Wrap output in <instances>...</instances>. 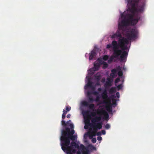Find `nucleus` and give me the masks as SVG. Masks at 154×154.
Listing matches in <instances>:
<instances>
[{
  "label": "nucleus",
  "instance_id": "f257e3e1",
  "mask_svg": "<svg viewBox=\"0 0 154 154\" xmlns=\"http://www.w3.org/2000/svg\"><path fill=\"white\" fill-rule=\"evenodd\" d=\"M138 33L137 30L135 29H131L127 31L126 33V36L127 39L123 38L119 39V46L120 47L121 50L119 49L118 43L116 41H113L112 42L113 49V56H111L108 60V62L109 63L112 61L114 58H117L119 56L122 61L125 58H127L128 52L125 50L128 48V47L126 45L128 44V39L131 40L137 37Z\"/></svg>",
  "mask_w": 154,
  "mask_h": 154
},
{
  "label": "nucleus",
  "instance_id": "f03ea898",
  "mask_svg": "<svg viewBox=\"0 0 154 154\" xmlns=\"http://www.w3.org/2000/svg\"><path fill=\"white\" fill-rule=\"evenodd\" d=\"M128 14L126 13L125 12L121 14V18L122 19L121 21L119 23L118 29L116 33L112 36V38H116L119 39L124 38L122 37L121 33H123L124 31V27L130 25V21L127 16Z\"/></svg>",
  "mask_w": 154,
  "mask_h": 154
},
{
  "label": "nucleus",
  "instance_id": "7ed1b4c3",
  "mask_svg": "<svg viewBox=\"0 0 154 154\" xmlns=\"http://www.w3.org/2000/svg\"><path fill=\"white\" fill-rule=\"evenodd\" d=\"M131 9L139 12L144 11L146 0H125Z\"/></svg>",
  "mask_w": 154,
  "mask_h": 154
},
{
  "label": "nucleus",
  "instance_id": "20e7f679",
  "mask_svg": "<svg viewBox=\"0 0 154 154\" xmlns=\"http://www.w3.org/2000/svg\"><path fill=\"white\" fill-rule=\"evenodd\" d=\"M60 140L62 150L64 152H66L67 154H73L71 153V151L73 147L71 145L69 146L70 141L69 139L63 136Z\"/></svg>",
  "mask_w": 154,
  "mask_h": 154
},
{
  "label": "nucleus",
  "instance_id": "39448f33",
  "mask_svg": "<svg viewBox=\"0 0 154 154\" xmlns=\"http://www.w3.org/2000/svg\"><path fill=\"white\" fill-rule=\"evenodd\" d=\"M65 130H62L61 131V136L60 137V140H61L62 137L63 136L68 138L70 141V140H74L77 139V136L73 135L75 133V131L74 129L70 130V129L68 127L65 128Z\"/></svg>",
  "mask_w": 154,
  "mask_h": 154
},
{
  "label": "nucleus",
  "instance_id": "423d86ee",
  "mask_svg": "<svg viewBox=\"0 0 154 154\" xmlns=\"http://www.w3.org/2000/svg\"><path fill=\"white\" fill-rule=\"evenodd\" d=\"M97 113L98 114L100 115L99 116H96L94 118H93L91 120V122L92 124H96L100 122L102 119V117L101 115H103L105 118L106 119H108L109 117V115L107 112L103 109H98L97 110Z\"/></svg>",
  "mask_w": 154,
  "mask_h": 154
},
{
  "label": "nucleus",
  "instance_id": "0eeeda50",
  "mask_svg": "<svg viewBox=\"0 0 154 154\" xmlns=\"http://www.w3.org/2000/svg\"><path fill=\"white\" fill-rule=\"evenodd\" d=\"M103 123L102 122H98L97 124H92L90 126L92 128L93 130L91 131L92 129L90 128L91 134L90 137H92L96 135L98 129H100L102 128Z\"/></svg>",
  "mask_w": 154,
  "mask_h": 154
},
{
  "label": "nucleus",
  "instance_id": "6e6552de",
  "mask_svg": "<svg viewBox=\"0 0 154 154\" xmlns=\"http://www.w3.org/2000/svg\"><path fill=\"white\" fill-rule=\"evenodd\" d=\"M127 16L130 21V25H132L133 26H135L140 18V16L138 14H137L135 16L136 18H134V13H132V14H129Z\"/></svg>",
  "mask_w": 154,
  "mask_h": 154
},
{
  "label": "nucleus",
  "instance_id": "1a4fd4ad",
  "mask_svg": "<svg viewBox=\"0 0 154 154\" xmlns=\"http://www.w3.org/2000/svg\"><path fill=\"white\" fill-rule=\"evenodd\" d=\"M92 90V92L90 91H88L87 92V95L89 99L90 102H93L94 101V99L93 98L92 96L91 95V94H92L94 95H97L99 94V92L97 91H94L95 90V88L93 85L92 87H90Z\"/></svg>",
  "mask_w": 154,
  "mask_h": 154
},
{
  "label": "nucleus",
  "instance_id": "9d476101",
  "mask_svg": "<svg viewBox=\"0 0 154 154\" xmlns=\"http://www.w3.org/2000/svg\"><path fill=\"white\" fill-rule=\"evenodd\" d=\"M82 104L83 105L85 106H88L89 109L93 111L94 110L95 108L94 105L93 104H89L88 102L86 101L82 102Z\"/></svg>",
  "mask_w": 154,
  "mask_h": 154
},
{
  "label": "nucleus",
  "instance_id": "9b49d317",
  "mask_svg": "<svg viewBox=\"0 0 154 154\" xmlns=\"http://www.w3.org/2000/svg\"><path fill=\"white\" fill-rule=\"evenodd\" d=\"M93 84L92 82L91 81V78H88V82L87 84L85 85V89H86L88 87H91L92 86Z\"/></svg>",
  "mask_w": 154,
  "mask_h": 154
},
{
  "label": "nucleus",
  "instance_id": "f8f14e48",
  "mask_svg": "<svg viewBox=\"0 0 154 154\" xmlns=\"http://www.w3.org/2000/svg\"><path fill=\"white\" fill-rule=\"evenodd\" d=\"M96 52L94 50H92L91 51L90 53L89 54V59L91 60L94 58V57L96 56Z\"/></svg>",
  "mask_w": 154,
  "mask_h": 154
},
{
  "label": "nucleus",
  "instance_id": "ddd939ff",
  "mask_svg": "<svg viewBox=\"0 0 154 154\" xmlns=\"http://www.w3.org/2000/svg\"><path fill=\"white\" fill-rule=\"evenodd\" d=\"M114 97V95H113L111 97V98H112V104H111L110 105H112H112H113V106L114 107H115L117 105V103H116V100L115 99L113 98Z\"/></svg>",
  "mask_w": 154,
  "mask_h": 154
},
{
  "label": "nucleus",
  "instance_id": "4468645a",
  "mask_svg": "<svg viewBox=\"0 0 154 154\" xmlns=\"http://www.w3.org/2000/svg\"><path fill=\"white\" fill-rule=\"evenodd\" d=\"M70 144L71 146H74L76 148L78 149H80V147L79 146V145L76 143L74 141H72L70 143Z\"/></svg>",
  "mask_w": 154,
  "mask_h": 154
},
{
  "label": "nucleus",
  "instance_id": "2eb2a0df",
  "mask_svg": "<svg viewBox=\"0 0 154 154\" xmlns=\"http://www.w3.org/2000/svg\"><path fill=\"white\" fill-rule=\"evenodd\" d=\"M109 104L108 105L106 106V110L109 112H112V106L111 105V103L110 102H109Z\"/></svg>",
  "mask_w": 154,
  "mask_h": 154
},
{
  "label": "nucleus",
  "instance_id": "dca6fc26",
  "mask_svg": "<svg viewBox=\"0 0 154 154\" xmlns=\"http://www.w3.org/2000/svg\"><path fill=\"white\" fill-rule=\"evenodd\" d=\"M71 123V121L70 120H69L68 121H67L66 122V125L67 126H69L70 127L71 129L72 130L73 129L74 126Z\"/></svg>",
  "mask_w": 154,
  "mask_h": 154
},
{
  "label": "nucleus",
  "instance_id": "f3484780",
  "mask_svg": "<svg viewBox=\"0 0 154 154\" xmlns=\"http://www.w3.org/2000/svg\"><path fill=\"white\" fill-rule=\"evenodd\" d=\"M108 81L106 82L105 83V86H111L112 85V81L110 80L109 79H107Z\"/></svg>",
  "mask_w": 154,
  "mask_h": 154
},
{
  "label": "nucleus",
  "instance_id": "a211bd4d",
  "mask_svg": "<svg viewBox=\"0 0 154 154\" xmlns=\"http://www.w3.org/2000/svg\"><path fill=\"white\" fill-rule=\"evenodd\" d=\"M101 96L102 98L105 101L107 100H109V98L108 97V94H101Z\"/></svg>",
  "mask_w": 154,
  "mask_h": 154
},
{
  "label": "nucleus",
  "instance_id": "6ab92c4d",
  "mask_svg": "<svg viewBox=\"0 0 154 154\" xmlns=\"http://www.w3.org/2000/svg\"><path fill=\"white\" fill-rule=\"evenodd\" d=\"M82 154H90V151L88 147H86L83 151H82Z\"/></svg>",
  "mask_w": 154,
  "mask_h": 154
},
{
  "label": "nucleus",
  "instance_id": "aec40b11",
  "mask_svg": "<svg viewBox=\"0 0 154 154\" xmlns=\"http://www.w3.org/2000/svg\"><path fill=\"white\" fill-rule=\"evenodd\" d=\"M84 121L85 124H89L90 123V120L87 116L84 118Z\"/></svg>",
  "mask_w": 154,
  "mask_h": 154
},
{
  "label": "nucleus",
  "instance_id": "412c9836",
  "mask_svg": "<svg viewBox=\"0 0 154 154\" xmlns=\"http://www.w3.org/2000/svg\"><path fill=\"white\" fill-rule=\"evenodd\" d=\"M94 69H95V70L97 71L100 67V64L99 63H94Z\"/></svg>",
  "mask_w": 154,
  "mask_h": 154
},
{
  "label": "nucleus",
  "instance_id": "4be33fe9",
  "mask_svg": "<svg viewBox=\"0 0 154 154\" xmlns=\"http://www.w3.org/2000/svg\"><path fill=\"white\" fill-rule=\"evenodd\" d=\"M116 91V88L114 87H112L111 88L109 91V93L110 94H113Z\"/></svg>",
  "mask_w": 154,
  "mask_h": 154
},
{
  "label": "nucleus",
  "instance_id": "5701e85b",
  "mask_svg": "<svg viewBox=\"0 0 154 154\" xmlns=\"http://www.w3.org/2000/svg\"><path fill=\"white\" fill-rule=\"evenodd\" d=\"M111 72L112 74L111 75V76L114 77L117 72V70L115 69H114L112 70Z\"/></svg>",
  "mask_w": 154,
  "mask_h": 154
},
{
  "label": "nucleus",
  "instance_id": "b1692460",
  "mask_svg": "<svg viewBox=\"0 0 154 154\" xmlns=\"http://www.w3.org/2000/svg\"><path fill=\"white\" fill-rule=\"evenodd\" d=\"M83 115L84 118H85V117L87 116V117H88L90 116V115L88 114V111L84 112L83 113Z\"/></svg>",
  "mask_w": 154,
  "mask_h": 154
},
{
  "label": "nucleus",
  "instance_id": "393cba45",
  "mask_svg": "<svg viewBox=\"0 0 154 154\" xmlns=\"http://www.w3.org/2000/svg\"><path fill=\"white\" fill-rule=\"evenodd\" d=\"M102 64H103V66L105 68H106L108 66V65L107 63H106L105 62L103 61L102 63Z\"/></svg>",
  "mask_w": 154,
  "mask_h": 154
},
{
  "label": "nucleus",
  "instance_id": "a878e982",
  "mask_svg": "<svg viewBox=\"0 0 154 154\" xmlns=\"http://www.w3.org/2000/svg\"><path fill=\"white\" fill-rule=\"evenodd\" d=\"M109 58V56L107 55H105L103 56V59L104 60H107Z\"/></svg>",
  "mask_w": 154,
  "mask_h": 154
},
{
  "label": "nucleus",
  "instance_id": "bb28decb",
  "mask_svg": "<svg viewBox=\"0 0 154 154\" xmlns=\"http://www.w3.org/2000/svg\"><path fill=\"white\" fill-rule=\"evenodd\" d=\"M62 125L64 127H66L67 126L66 123L64 120H62L61 121Z\"/></svg>",
  "mask_w": 154,
  "mask_h": 154
},
{
  "label": "nucleus",
  "instance_id": "cd10ccee",
  "mask_svg": "<svg viewBox=\"0 0 154 154\" xmlns=\"http://www.w3.org/2000/svg\"><path fill=\"white\" fill-rule=\"evenodd\" d=\"M80 148L81 149H82V151H83L84 150L85 148H86V147H85L82 144H81L80 146Z\"/></svg>",
  "mask_w": 154,
  "mask_h": 154
},
{
  "label": "nucleus",
  "instance_id": "c85d7f7f",
  "mask_svg": "<svg viewBox=\"0 0 154 154\" xmlns=\"http://www.w3.org/2000/svg\"><path fill=\"white\" fill-rule=\"evenodd\" d=\"M100 97H99V96H97V97L95 100V101H96V102H99L100 101Z\"/></svg>",
  "mask_w": 154,
  "mask_h": 154
},
{
  "label": "nucleus",
  "instance_id": "c756f323",
  "mask_svg": "<svg viewBox=\"0 0 154 154\" xmlns=\"http://www.w3.org/2000/svg\"><path fill=\"white\" fill-rule=\"evenodd\" d=\"M118 89V90L121 89L122 88V84H120V85H119L117 86Z\"/></svg>",
  "mask_w": 154,
  "mask_h": 154
},
{
  "label": "nucleus",
  "instance_id": "7c9ffc66",
  "mask_svg": "<svg viewBox=\"0 0 154 154\" xmlns=\"http://www.w3.org/2000/svg\"><path fill=\"white\" fill-rule=\"evenodd\" d=\"M66 109L67 111H69L71 110V107L68 106L66 107Z\"/></svg>",
  "mask_w": 154,
  "mask_h": 154
},
{
  "label": "nucleus",
  "instance_id": "2f4dec72",
  "mask_svg": "<svg viewBox=\"0 0 154 154\" xmlns=\"http://www.w3.org/2000/svg\"><path fill=\"white\" fill-rule=\"evenodd\" d=\"M105 128L106 129H108L110 128V126L109 124H107L106 125Z\"/></svg>",
  "mask_w": 154,
  "mask_h": 154
},
{
  "label": "nucleus",
  "instance_id": "473e14b6",
  "mask_svg": "<svg viewBox=\"0 0 154 154\" xmlns=\"http://www.w3.org/2000/svg\"><path fill=\"white\" fill-rule=\"evenodd\" d=\"M120 81V79L119 78H117L115 80V82L116 83L119 82Z\"/></svg>",
  "mask_w": 154,
  "mask_h": 154
},
{
  "label": "nucleus",
  "instance_id": "72a5a7b5",
  "mask_svg": "<svg viewBox=\"0 0 154 154\" xmlns=\"http://www.w3.org/2000/svg\"><path fill=\"white\" fill-rule=\"evenodd\" d=\"M122 71H119L118 72V75L119 76H122Z\"/></svg>",
  "mask_w": 154,
  "mask_h": 154
},
{
  "label": "nucleus",
  "instance_id": "f704fd0d",
  "mask_svg": "<svg viewBox=\"0 0 154 154\" xmlns=\"http://www.w3.org/2000/svg\"><path fill=\"white\" fill-rule=\"evenodd\" d=\"M95 78L98 81H99L100 80V75H96Z\"/></svg>",
  "mask_w": 154,
  "mask_h": 154
},
{
  "label": "nucleus",
  "instance_id": "c9c22d12",
  "mask_svg": "<svg viewBox=\"0 0 154 154\" xmlns=\"http://www.w3.org/2000/svg\"><path fill=\"white\" fill-rule=\"evenodd\" d=\"M96 139L95 138H93L91 140V141L93 143H95L96 142Z\"/></svg>",
  "mask_w": 154,
  "mask_h": 154
},
{
  "label": "nucleus",
  "instance_id": "e433bc0d",
  "mask_svg": "<svg viewBox=\"0 0 154 154\" xmlns=\"http://www.w3.org/2000/svg\"><path fill=\"white\" fill-rule=\"evenodd\" d=\"M113 46V45H112ZM111 47H112L113 48V46L112 47V45H110V44H108L107 45V46H106V48L107 49H108L109 48H111Z\"/></svg>",
  "mask_w": 154,
  "mask_h": 154
},
{
  "label": "nucleus",
  "instance_id": "4c0bfd02",
  "mask_svg": "<svg viewBox=\"0 0 154 154\" xmlns=\"http://www.w3.org/2000/svg\"><path fill=\"white\" fill-rule=\"evenodd\" d=\"M76 152H76V150L75 149H73L71 151V153H72V154L73 153H75Z\"/></svg>",
  "mask_w": 154,
  "mask_h": 154
},
{
  "label": "nucleus",
  "instance_id": "58836bf2",
  "mask_svg": "<svg viewBox=\"0 0 154 154\" xmlns=\"http://www.w3.org/2000/svg\"><path fill=\"white\" fill-rule=\"evenodd\" d=\"M102 134V133L101 132H97L96 133V135H97V136H100Z\"/></svg>",
  "mask_w": 154,
  "mask_h": 154
},
{
  "label": "nucleus",
  "instance_id": "ea45409f",
  "mask_svg": "<svg viewBox=\"0 0 154 154\" xmlns=\"http://www.w3.org/2000/svg\"><path fill=\"white\" fill-rule=\"evenodd\" d=\"M91 115L93 117L96 116V113L95 112H92L91 113Z\"/></svg>",
  "mask_w": 154,
  "mask_h": 154
},
{
  "label": "nucleus",
  "instance_id": "a19ab883",
  "mask_svg": "<svg viewBox=\"0 0 154 154\" xmlns=\"http://www.w3.org/2000/svg\"><path fill=\"white\" fill-rule=\"evenodd\" d=\"M97 140L99 141H100L102 140V138L100 136L98 137L97 138Z\"/></svg>",
  "mask_w": 154,
  "mask_h": 154
},
{
  "label": "nucleus",
  "instance_id": "79ce46f5",
  "mask_svg": "<svg viewBox=\"0 0 154 154\" xmlns=\"http://www.w3.org/2000/svg\"><path fill=\"white\" fill-rule=\"evenodd\" d=\"M67 111H66L65 110L63 109V114L66 115L67 113Z\"/></svg>",
  "mask_w": 154,
  "mask_h": 154
},
{
  "label": "nucleus",
  "instance_id": "37998d69",
  "mask_svg": "<svg viewBox=\"0 0 154 154\" xmlns=\"http://www.w3.org/2000/svg\"><path fill=\"white\" fill-rule=\"evenodd\" d=\"M102 94H107V90H106V89H105L103 91V93H102Z\"/></svg>",
  "mask_w": 154,
  "mask_h": 154
},
{
  "label": "nucleus",
  "instance_id": "c03bdc74",
  "mask_svg": "<svg viewBox=\"0 0 154 154\" xmlns=\"http://www.w3.org/2000/svg\"><path fill=\"white\" fill-rule=\"evenodd\" d=\"M101 133H102V134H103V135H105L106 134V131H105V130H102L101 131Z\"/></svg>",
  "mask_w": 154,
  "mask_h": 154
},
{
  "label": "nucleus",
  "instance_id": "a18cd8bd",
  "mask_svg": "<svg viewBox=\"0 0 154 154\" xmlns=\"http://www.w3.org/2000/svg\"><path fill=\"white\" fill-rule=\"evenodd\" d=\"M116 97H117L119 98V96H120L119 93V92H117L116 93Z\"/></svg>",
  "mask_w": 154,
  "mask_h": 154
},
{
  "label": "nucleus",
  "instance_id": "49530a36",
  "mask_svg": "<svg viewBox=\"0 0 154 154\" xmlns=\"http://www.w3.org/2000/svg\"><path fill=\"white\" fill-rule=\"evenodd\" d=\"M65 118V115L62 114V120H63Z\"/></svg>",
  "mask_w": 154,
  "mask_h": 154
},
{
  "label": "nucleus",
  "instance_id": "de8ad7c7",
  "mask_svg": "<svg viewBox=\"0 0 154 154\" xmlns=\"http://www.w3.org/2000/svg\"><path fill=\"white\" fill-rule=\"evenodd\" d=\"M70 116H71V114H68L66 116L67 117L68 119L70 118Z\"/></svg>",
  "mask_w": 154,
  "mask_h": 154
},
{
  "label": "nucleus",
  "instance_id": "09e8293b",
  "mask_svg": "<svg viewBox=\"0 0 154 154\" xmlns=\"http://www.w3.org/2000/svg\"><path fill=\"white\" fill-rule=\"evenodd\" d=\"M81 154V152L79 150L78 151L76 152V154Z\"/></svg>",
  "mask_w": 154,
  "mask_h": 154
},
{
  "label": "nucleus",
  "instance_id": "8fccbe9b",
  "mask_svg": "<svg viewBox=\"0 0 154 154\" xmlns=\"http://www.w3.org/2000/svg\"><path fill=\"white\" fill-rule=\"evenodd\" d=\"M102 88H99L98 89V91H99V92H100L101 91H102Z\"/></svg>",
  "mask_w": 154,
  "mask_h": 154
},
{
  "label": "nucleus",
  "instance_id": "3c124183",
  "mask_svg": "<svg viewBox=\"0 0 154 154\" xmlns=\"http://www.w3.org/2000/svg\"><path fill=\"white\" fill-rule=\"evenodd\" d=\"M91 147H92V149H96L95 147L93 146H92Z\"/></svg>",
  "mask_w": 154,
  "mask_h": 154
},
{
  "label": "nucleus",
  "instance_id": "603ef678",
  "mask_svg": "<svg viewBox=\"0 0 154 154\" xmlns=\"http://www.w3.org/2000/svg\"><path fill=\"white\" fill-rule=\"evenodd\" d=\"M101 59H98V60L100 62L101 61Z\"/></svg>",
  "mask_w": 154,
  "mask_h": 154
},
{
  "label": "nucleus",
  "instance_id": "864d4df0",
  "mask_svg": "<svg viewBox=\"0 0 154 154\" xmlns=\"http://www.w3.org/2000/svg\"><path fill=\"white\" fill-rule=\"evenodd\" d=\"M84 128L85 129H86L87 128H86V126H85L84 127Z\"/></svg>",
  "mask_w": 154,
  "mask_h": 154
}]
</instances>
